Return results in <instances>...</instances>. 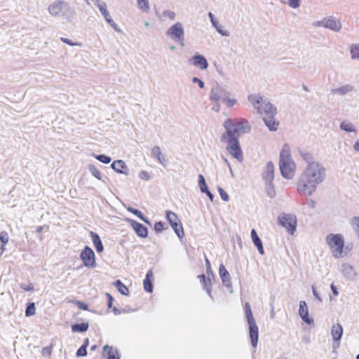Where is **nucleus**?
Segmentation results:
<instances>
[{"label": "nucleus", "instance_id": "51", "mask_svg": "<svg viewBox=\"0 0 359 359\" xmlns=\"http://www.w3.org/2000/svg\"><path fill=\"white\" fill-rule=\"evenodd\" d=\"M288 4L292 8H297L299 6V0H288Z\"/></svg>", "mask_w": 359, "mask_h": 359}, {"label": "nucleus", "instance_id": "20", "mask_svg": "<svg viewBox=\"0 0 359 359\" xmlns=\"http://www.w3.org/2000/svg\"><path fill=\"white\" fill-rule=\"evenodd\" d=\"M210 274H208V278L204 274L199 275L198 278L203 284V289L207 292L208 294L212 298V287H211V279Z\"/></svg>", "mask_w": 359, "mask_h": 359}, {"label": "nucleus", "instance_id": "12", "mask_svg": "<svg viewBox=\"0 0 359 359\" xmlns=\"http://www.w3.org/2000/svg\"><path fill=\"white\" fill-rule=\"evenodd\" d=\"M68 4L63 1L54 2L48 7V11L52 15L58 16L64 14V11L67 8Z\"/></svg>", "mask_w": 359, "mask_h": 359}, {"label": "nucleus", "instance_id": "25", "mask_svg": "<svg viewBox=\"0 0 359 359\" xmlns=\"http://www.w3.org/2000/svg\"><path fill=\"white\" fill-rule=\"evenodd\" d=\"M153 278V272L150 269L147 271L145 278L143 281L144 289L147 292H151L153 291V283L151 278Z\"/></svg>", "mask_w": 359, "mask_h": 359}, {"label": "nucleus", "instance_id": "46", "mask_svg": "<svg viewBox=\"0 0 359 359\" xmlns=\"http://www.w3.org/2000/svg\"><path fill=\"white\" fill-rule=\"evenodd\" d=\"M87 355V350L85 346H81L76 351V355L77 357L86 356Z\"/></svg>", "mask_w": 359, "mask_h": 359}, {"label": "nucleus", "instance_id": "62", "mask_svg": "<svg viewBox=\"0 0 359 359\" xmlns=\"http://www.w3.org/2000/svg\"><path fill=\"white\" fill-rule=\"evenodd\" d=\"M353 149L355 151L359 152V141H356L353 144Z\"/></svg>", "mask_w": 359, "mask_h": 359}, {"label": "nucleus", "instance_id": "1", "mask_svg": "<svg viewBox=\"0 0 359 359\" xmlns=\"http://www.w3.org/2000/svg\"><path fill=\"white\" fill-rule=\"evenodd\" d=\"M226 132L221 136V141L226 144V150L229 154L239 162L243 160V152L238 138L241 134L249 130V123L242 119H226L224 123Z\"/></svg>", "mask_w": 359, "mask_h": 359}, {"label": "nucleus", "instance_id": "14", "mask_svg": "<svg viewBox=\"0 0 359 359\" xmlns=\"http://www.w3.org/2000/svg\"><path fill=\"white\" fill-rule=\"evenodd\" d=\"M340 271L344 278L349 280L354 281L357 278V273L355 269L349 264H342Z\"/></svg>", "mask_w": 359, "mask_h": 359}, {"label": "nucleus", "instance_id": "7", "mask_svg": "<svg viewBox=\"0 0 359 359\" xmlns=\"http://www.w3.org/2000/svg\"><path fill=\"white\" fill-rule=\"evenodd\" d=\"M278 222L279 225L285 228L290 235L294 234L297 226V219L294 215L283 213L278 217Z\"/></svg>", "mask_w": 359, "mask_h": 359}, {"label": "nucleus", "instance_id": "13", "mask_svg": "<svg viewBox=\"0 0 359 359\" xmlns=\"http://www.w3.org/2000/svg\"><path fill=\"white\" fill-rule=\"evenodd\" d=\"M167 34L172 39H177L180 41H182L184 29L182 25L180 22L175 23L169 28Z\"/></svg>", "mask_w": 359, "mask_h": 359}, {"label": "nucleus", "instance_id": "22", "mask_svg": "<svg viewBox=\"0 0 359 359\" xmlns=\"http://www.w3.org/2000/svg\"><path fill=\"white\" fill-rule=\"evenodd\" d=\"M322 25L325 27L330 28L334 31H338L341 28V23L339 21L333 18L325 19L323 21H322Z\"/></svg>", "mask_w": 359, "mask_h": 359}, {"label": "nucleus", "instance_id": "18", "mask_svg": "<svg viewBox=\"0 0 359 359\" xmlns=\"http://www.w3.org/2000/svg\"><path fill=\"white\" fill-rule=\"evenodd\" d=\"M219 274L222 279V283L229 289L232 288V285L231 282V277L229 273L226 269L224 264H220L219 268Z\"/></svg>", "mask_w": 359, "mask_h": 359}, {"label": "nucleus", "instance_id": "39", "mask_svg": "<svg viewBox=\"0 0 359 359\" xmlns=\"http://www.w3.org/2000/svg\"><path fill=\"white\" fill-rule=\"evenodd\" d=\"M88 168H89L90 173L95 177H96L97 179H98L100 180L102 179V175H101L100 172L99 171L98 169L96 168V167L94 165H93V164L89 165Z\"/></svg>", "mask_w": 359, "mask_h": 359}, {"label": "nucleus", "instance_id": "42", "mask_svg": "<svg viewBox=\"0 0 359 359\" xmlns=\"http://www.w3.org/2000/svg\"><path fill=\"white\" fill-rule=\"evenodd\" d=\"M217 189L222 199L228 201L229 200V194L222 187H219Z\"/></svg>", "mask_w": 359, "mask_h": 359}, {"label": "nucleus", "instance_id": "9", "mask_svg": "<svg viewBox=\"0 0 359 359\" xmlns=\"http://www.w3.org/2000/svg\"><path fill=\"white\" fill-rule=\"evenodd\" d=\"M80 258L85 266L91 269L96 267L95 255L93 250L90 247L86 246L83 248L81 252Z\"/></svg>", "mask_w": 359, "mask_h": 359}, {"label": "nucleus", "instance_id": "15", "mask_svg": "<svg viewBox=\"0 0 359 359\" xmlns=\"http://www.w3.org/2000/svg\"><path fill=\"white\" fill-rule=\"evenodd\" d=\"M299 315L302 320L308 325L313 324V320L309 317L307 304L305 301H300Z\"/></svg>", "mask_w": 359, "mask_h": 359}, {"label": "nucleus", "instance_id": "52", "mask_svg": "<svg viewBox=\"0 0 359 359\" xmlns=\"http://www.w3.org/2000/svg\"><path fill=\"white\" fill-rule=\"evenodd\" d=\"M193 83H197L200 88H204V83L202 80L198 79L197 77H194L192 79Z\"/></svg>", "mask_w": 359, "mask_h": 359}, {"label": "nucleus", "instance_id": "34", "mask_svg": "<svg viewBox=\"0 0 359 359\" xmlns=\"http://www.w3.org/2000/svg\"><path fill=\"white\" fill-rule=\"evenodd\" d=\"M265 188L266 191L267 196L271 198H274L276 196V191L274 189V186L273 182H264Z\"/></svg>", "mask_w": 359, "mask_h": 359}, {"label": "nucleus", "instance_id": "47", "mask_svg": "<svg viewBox=\"0 0 359 359\" xmlns=\"http://www.w3.org/2000/svg\"><path fill=\"white\" fill-rule=\"evenodd\" d=\"M229 93H228V95H226V99H225L223 101V102L226 103V104L229 107H231L236 103V100L235 99L229 98Z\"/></svg>", "mask_w": 359, "mask_h": 359}, {"label": "nucleus", "instance_id": "49", "mask_svg": "<svg viewBox=\"0 0 359 359\" xmlns=\"http://www.w3.org/2000/svg\"><path fill=\"white\" fill-rule=\"evenodd\" d=\"M164 229V224L162 222H158L154 224V230L159 233Z\"/></svg>", "mask_w": 359, "mask_h": 359}, {"label": "nucleus", "instance_id": "5", "mask_svg": "<svg viewBox=\"0 0 359 359\" xmlns=\"http://www.w3.org/2000/svg\"><path fill=\"white\" fill-rule=\"evenodd\" d=\"M244 309L245 318L249 325V335L251 344L254 348H256L258 343L259 329L253 317L251 306L248 302L245 304Z\"/></svg>", "mask_w": 359, "mask_h": 359}, {"label": "nucleus", "instance_id": "54", "mask_svg": "<svg viewBox=\"0 0 359 359\" xmlns=\"http://www.w3.org/2000/svg\"><path fill=\"white\" fill-rule=\"evenodd\" d=\"M97 7L100 9V12L102 13V14H104V13H106V11H107L106 4L103 2H102L101 4H98Z\"/></svg>", "mask_w": 359, "mask_h": 359}, {"label": "nucleus", "instance_id": "41", "mask_svg": "<svg viewBox=\"0 0 359 359\" xmlns=\"http://www.w3.org/2000/svg\"><path fill=\"white\" fill-rule=\"evenodd\" d=\"M351 225L357 233H359V217H353L351 220Z\"/></svg>", "mask_w": 359, "mask_h": 359}, {"label": "nucleus", "instance_id": "40", "mask_svg": "<svg viewBox=\"0 0 359 359\" xmlns=\"http://www.w3.org/2000/svg\"><path fill=\"white\" fill-rule=\"evenodd\" d=\"M95 158L99 161L105 164L109 163L111 161V157L106 156L104 154L95 155Z\"/></svg>", "mask_w": 359, "mask_h": 359}, {"label": "nucleus", "instance_id": "10", "mask_svg": "<svg viewBox=\"0 0 359 359\" xmlns=\"http://www.w3.org/2000/svg\"><path fill=\"white\" fill-rule=\"evenodd\" d=\"M228 91H226L225 88L217 84L214 86L211 89L210 98L211 100H214L215 102H223L225 99H226V95H228Z\"/></svg>", "mask_w": 359, "mask_h": 359}, {"label": "nucleus", "instance_id": "31", "mask_svg": "<svg viewBox=\"0 0 359 359\" xmlns=\"http://www.w3.org/2000/svg\"><path fill=\"white\" fill-rule=\"evenodd\" d=\"M88 323H76L72 326V330L73 332H84L88 329Z\"/></svg>", "mask_w": 359, "mask_h": 359}, {"label": "nucleus", "instance_id": "17", "mask_svg": "<svg viewBox=\"0 0 359 359\" xmlns=\"http://www.w3.org/2000/svg\"><path fill=\"white\" fill-rule=\"evenodd\" d=\"M111 168L119 174L129 175V169L126 163L122 160L114 161L111 163Z\"/></svg>", "mask_w": 359, "mask_h": 359}, {"label": "nucleus", "instance_id": "63", "mask_svg": "<svg viewBox=\"0 0 359 359\" xmlns=\"http://www.w3.org/2000/svg\"><path fill=\"white\" fill-rule=\"evenodd\" d=\"M112 311H113V313H114V315H116V316L121 313V311L119 309H118L116 307H114Z\"/></svg>", "mask_w": 359, "mask_h": 359}, {"label": "nucleus", "instance_id": "44", "mask_svg": "<svg viewBox=\"0 0 359 359\" xmlns=\"http://www.w3.org/2000/svg\"><path fill=\"white\" fill-rule=\"evenodd\" d=\"M163 16L165 18H168L170 20H173L175 18V13L172 11H165L163 13Z\"/></svg>", "mask_w": 359, "mask_h": 359}, {"label": "nucleus", "instance_id": "55", "mask_svg": "<svg viewBox=\"0 0 359 359\" xmlns=\"http://www.w3.org/2000/svg\"><path fill=\"white\" fill-rule=\"evenodd\" d=\"M312 292H313V296L320 302H322V299L318 292V291L316 290V289L313 286L312 287Z\"/></svg>", "mask_w": 359, "mask_h": 359}, {"label": "nucleus", "instance_id": "29", "mask_svg": "<svg viewBox=\"0 0 359 359\" xmlns=\"http://www.w3.org/2000/svg\"><path fill=\"white\" fill-rule=\"evenodd\" d=\"M193 65L197 67H207L208 62L203 56L196 55L193 57Z\"/></svg>", "mask_w": 359, "mask_h": 359}, {"label": "nucleus", "instance_id": "57", "mask_svg": "<svg viewBox=\"0 0 359 359\" xmlns=\"http://www.w3.org/2000/svg\"><path fill=\"white\" fill-rule=\"evenodd\" d=\"M307 205L311 208H314L316 202L313 199H309L306 202Z\"/></svg>", "mask_w": 359, "mask_h": 359}, {"label": "nucleus", "instance_id": "61", "mask_svg": "<svg viewBox=\"0 0 359 359\" xmlns=\"http://www.w3.org/2000/svg\"><path fill=\"white\" fill-rule=\"evenodd\" d=\"M223 159H224V161L225 163L228 165V167H229V170H230L231 173V174H233V171H232V169H231V165H230L229 162V161H228V160H227L225 157H224V156H223Z\"/></svg>", "mask_w": 359, "mask_h": 359}, {"label": "nucleus", "instance_id": "3", "mask_svg": "<svg viewBox=\"0 0 359 359\" xmlns=\"http://www.w3.org/2000/svg\"><path fill=\"white\" fill-rule=\"evenodd\" d=\"M248 100L257 112L260 114L263 121L270 131H276L278 129L279 121L275 118L277 114V108L266 98L259 94H250Z\"/></svg>", "mask_w": 359, "mask_h": 359}, {"label": "nucleus", "instance_id": "53", "mask_svg": "<svg viewBox=\"0 0 359 359\" xmlns=\"http://www.w3.org/2000/svg\"><path fill=\"white\" fill-rule=\"evenodd\" d=\"M106 295H107V306H108V308H111L112 307L113 301H114V298L109 293H107Z\"/></svg>", "mask_w": 359, "mask_h": 359}, {"label": "nucleus", "instance_id": "30", "mask_svg": "<svg viewBox=\"0 0 359 359\" xmlns=\"http://www.w3.org/2000/svg\"><path fill=\"white\" fill-rule=\"evenodd\" d=\"M114 285L116 290L123 295L128 296L129 294V290L128 287L120 280H116L114 283Z\"/></svg>", "mask_w": 359, "mask_h": 359}, {"label": "nucleus", "instance_id": "28", "mask_svg": "<svg viewBox=\"0 0 359 359\" xmlns=\"http://www.w3.org/2000/svg\"><path fill=\"white\" fill-rule=\"evenodd\" d=\"M352 90L353 87L351 85H345L339 88L332 89L331 92L332 94H339L341 95H344Z\"/></svg>", "mask_w": 359, "mask_h": 359}, {"label": "nucleus", "instance_id": "21", "mask_svg": "<svg viewBox=\"0 0 359 359\" xmlns=\"http://www.w3.org/2000/svg\"><path fill=\"white\" fill-rule=\"evenodd\" d=\"M151 156L156 158L159 163L165 166L167 164V159L165 156L161 153V149L158 146H155L151 149Z\"/></svg>", "mask_w": 359, "mask_h": 359}, {"label": "nucleus", "instance_id": "36", "mask_svg": "<svg viewBox=\"0 0 359 359\" xmlns=\"http://www.w3.org/2000/svg\"><path fill=\"white\" fill-rule=\"evenodd\" d=\"M198 186L202 193L206 191H208V186L205 183V180L203 175L201 174L198 175Z\"/></svg>", "mask_w": 359, "mask_h": 359}, {"label": "nucleus", "instance_id": "64", "mask_svg": "<svg viewBox=\"0 0 359 359\" xmlns=\"http://www.w3.org/2000/svg\"><path fill=\"white\" fill-rule=\"evenodd\" d=\"M79 308L83 310H87L88 306L83 303L79 302Z\"/></svg>", "mask_w": 359, "mask_h": 359}, {"label": "nucleus", "instance_id": "59", "mask_svg": "<svg viewBox=\"0 0 359 359\" xmlns=\"http://www.w3.org/2000/svg\"><path fill=\"white\" fill-rule=\"evenodd\" d=\"M203 193L206 194V195L208 196V198H210V200L211 201H213V199H214V195L209 191V189H208V191H204Z\"/></svg>", "mask_w": 359, "mask_h": 359}, {"label": "nucleus", "instance_id": "24", "mask_svg": "<svg viewBox=\"0 0 359 359\" xmlns=\"http://www.w3.org/2000/svg\"><path fill=\"white\" fill-rule=\"evenodd\" d=\"M104 354L106 353L107 355V359H120L121 356L118 353L117 349L114 348L113 346H110L109 345H105L103 347Z\"/></svg>", "mask_w": 359, "mask_h": 359}, {"label": "nucleus", "instance_id": "48", "mask_svg": "<svg viewBox=\"0 0 359 359\" xmlns=\"http://www.w3.org/2000/svg\"><path fill=\"white\" fill-rule=\"evenodd\" d=\"M61 41L67 44H69L70 46H81V43H78V42H72L70 39H67V38H63L62 37L61 39Z\"/></svg>", "mask_w": 359, "mask_h": 359}, {"label": "nucleus", "instance_id": "45", "mask_svg": "<svg viewBox=\"0 0 359 359\" xmlns=\"http://www.w3.org/2000/svg\"><path fill=\"white\" fill-rule=\"evenodd\" d=\"M20 287L21 289L25 290V291H33L34 290V285L32 283H29L28 284L25 283H20Z\"/></svg>", "mask_w": 359, "mask_h": 359}, {"label": "nucleus", "instance_id": "19", "mask_svg": "<svg viewBox=\"0 0 359 359\" xmlns=\"http://www.w3.org/2000/svg\"><path fill=\"white\" fill-rule=\"evenodd\" d=\"M130 224L138 236L146 238L148 236V229L143 224L134 220H130Z\"/></svg>", "mask_w": 359, "mask_h": 359}, {"label": "nucleus", "instance_id": "56", "mask_svg": "<svg viewBox=\"0 0 359 359\" xmlns=\"http://www.w3.org/2000/svg\"><path fill=\"white\" fill-rule=\"evenodd\" d=\"M103 16L104 17L105 20L109 22V23H111L113 22V20L111 19L110 15H109V13L108 11H106V13H104V14H102Z\"/></svg>", "mask_w": 359, "mask_h": 359}, {"label": "nucleus", "instance_id": "33", "mask_svg": "<svg viewBox=\"0 0 359 359\" xmlns=\"http://www.w3.org/2000/svg\"><path fill=\"white\" fill-rule=\"evenodd\" d=\"M138 8L144 13H147L149 11V0H137Z\"/></svg>", "mask_w": 359, "mask_h": 359}, {"label": "nucleus", "instance_id": "58", "mask_svg": "<svg viewBox=\"0 0 359 359\" xmlns=\"http://www.w3.org/2000/svg\"><path fill=\"white\" fill-rule=\"evenodd\" d=\"M330 287H331V290H332V292L334 296H337L339 294V292H338L337 287L334 284H332Z\"/></svg>", "mask_w": 359, "mask_h": 359}, {"label": "nucleus", "instance_id": "11", "mask_svg": "<svg viewBox=\"0 0 359 359\" xmlns=\"http://www.w3.org/2000/svg\"><path fill=\"white\" fill-rule=\"evenodd\" d=\"M343 331V327L340 323H335L332 325L331 328V336L334 341V348H338L339 346V341L341 339Z\"/></svg>", "mask_w": 359, "mask_h": 359}, {"label": "nucleus", "instance_id": "23", "mask_svg": "<svg viewBox=\"0 0 359 359\" xmlns=\"http://www.w3.org/2000/svg\"><path fill=\"white\" fill-rule=\"evenodd\" d=\"M90 235L92 238V241L93 243L94 247L96 249V251L98 253L103 252L104 247H103L102 242L99 235L94 231H90Z\"/></svg>", "mask_w": 359, "mask_h": 359}, {"label": "nucleus", "instance_id": "27", "mask_svg": "<svg viewBox=\"0 0 359 359\" xmlns=\"http://www.w3.org/2000/svg\"><path fill=\"white\" fill-rule=\"evenodd\" d=\"M299 155L306 162V165H310L311 164L318 163L320 162L318 161H315L312 154L306 151H299Z\"/></svg>", "mask_w": 359, "mask_h": 359}, {"label": "nucleus", "instance_id": "50", "mask_svg": "<svg viewBox=\"0 0 359 359\" xmlns=\"http://www.w3.org/2000/svg\"><path fill=\"white\" fill-rule=\"evenodd\" d=\"M139 177L143 180H149L150 178V176H149L148 172L142 170L139 173Z\"/></svg>", "mask_w": 359, "mask_h": 359}, {"label": "nucleus", "instance_id": "4", "mask_svg": "<svg viewBox=\"0 0 359 359\" xmlns=\"http://www.w3.org/2000/svg\"><path fill=\"white\" fill-rule=\"evenodd\" d=\"M279 168L282 176L291 180L294 176L296 164L292 160L290 146L285 144L280 153Z\"/></svg>", "mask_w": 359, "mask_h": 359}, {"label": "nucleus", "instance_id": "8", "mask_svg": "<svg viewBox=\"0 0 359 359\" xmlns=\"http://www.w3.org/2000/svg\"><path fill=\"white\" fill-rule=\"evenodd\" d=\"M166 219L175 231V233L180 238H182L184 236L182 224L178 219L177 215L171 210L166 211Z\"/></svg>", "mask_w": 359, "mask_h": 359}, {"label": "nucleus", "instance_id": "43", "mask_svg": "<svg viewBox=\"0 0 359 359\" xmlns=\"http://www.w3.org/2000/svg\"><path fill=\"white\" fill-rule=\"evenodd\" d=\"M8 235L6 231H2L0 233V241L4 244L6 245L8 242Z\"/></svg>", "mask_w": 359, "mask_h": 359}, {"label": "nucleus", "instance_id": "16", "mask_svg": "<svg viewBox=\"0 0 359 359\" xmlns=\"http://www.w3.org/2000/svg\"><path fill=\"white\" fill-rule=\"evenodd\" d=\"M262 177L264 182H273L274 179V165L271 161L266 163Z\"/></svg>", "mask_w": 359, "mask_h": 359}, {"label": "nucleus", "instance_id": "60", "mask_svg": "<svg viewBox=\"0 0 359 359\" xmlns=\"http://www.w3.org/2000/svg\"><path fill=\"white\" fill-rule=\"evenodd\" d=\"M271 313H270V317L271 318H274L275 317V311H274V307L272 304H271Z\"/></svg>", "mask_w": 359, "mask_h": 359}, {"label": "nucleus", "instance_id": "6", "mask_svg": "<svg viewBox=\"0 0 359 359\" xmlns=\"http://www.w3.org/2000/svg\"><path fill=\"white\" fill-rule=\"evenodd\" d=\"M326 243L330 247L332 255L335 258H339L344 256L343 249L344 246V239L341 234H328L326 237Z\"/></svg>", "mask_w": 359, "mask_h": 359}, {"label": "nucleus", "instance_id": "2", "mask_svg": "<svg viewBox=\"0 0 359 359\" xmlns=\"http://www.w3.org/2000/svg\"><path fill=\"white\" fill-rule=\"evenodd\" d=\"M326 176V169L322 163L306 165L297 182L298 193L307 196L313 195Z\"/></svg>", "mask_w": 359, "mask_h": 359}, {"label": "nucleus", "instance_id": "38", "mask_svg": "<svg viewBox=\"0 0 359 359\" xmlns=\"http://www.w3.org/2000/svg\"><path fill=\"white\" fill-rule=\"evenodd\" d=\"M351 57L359 60V45L353 44L350 48Z\"/></svg>", "mask_w": 359, "mask_h": 359}, {"label": "nucleus", "instance_id": "32", "mask_svg": "<svg viewBox=\"0 0 359 359\" xmlns=\"http://www.w3.org/2000/svg\"><path fill=\"white\" fill-rule=\"evenodd\" d=\"M340 128L348 133L356 132L354 125L348 121H343L340 124Z\"/></svg>", "mask_w": 359, "mask_h": 359}, {"label": "nucleus", "instance_id": "37", "mask_svg": "<svg viewBox=\"0 0 359 359\" xmlns=\"http://www.w3.org/2000/svg\"><path fill=\"white\" fill-rule=\"evenodd\" d=\"M128 210L129 212H132L133 214H134L135 215H136L137 217H138L140 219H142L144 222L149 223L148 219L144 217L143 214L142 213V212L140 210L133 208H128Z\"/></svg>", "mask_w": 359, "mask_h": 359}, {"label": "nucleus", "instance_id": "35", "mask_svg": "<svg viewBox=\"0 0 359 359\" xmlns=\"http://www.w3.org/2000/svg\"><path fill=\"white\" fill-rule=\"evenodd\" d=\"M35 304L34 302H29L27 304V308L25 309V316L27 317L34 316L35 314Z\"/></svg>", "mask_w": 359, "mask_h": 359}, {"label": "nucleus", "instance_id": "26", "mask_svg": "<svg viewBox=\"0 0 359 359\" xmlns=\"http://www.w3.org/2000/svg\"><path fill=\"white\" fill-rule=\"evenodd\" d=\"M251 238H252L254 245L257 248L259 252L261 255H264V251L262 242L261 239L259 238V236L255 229H252V231H251Z\"/></svg>", "mask_w": 359, "mask_h": 359}]
</instances>
